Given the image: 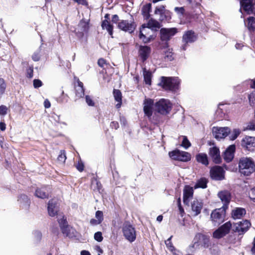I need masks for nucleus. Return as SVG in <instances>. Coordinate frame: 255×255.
Returning <instances> with one entry per match:
<instances>
[{
  "label": "nucleus",
  "instance_id": "69168bd1",
  "mask_svg": "<svg viewBox=\"0 0 255 255\" xmlns=\"http://www.w3.org/2000/svg\"><path fill=\"white\" fill-rule=\"evenodd\" d=\"M112 21L113 23H117L119 21V16L116 14L114 15Z\"/></svg>",
  "mask_w": 255,
  "mask_h": 255
},
{
  "label": "nucleus",
  "instance_id": "c9c22d12",
  "mask_svg": "<svg viewBox=\"0 0 255 255\" xmlns=\"http://www.w3.org/2000/svg\"><path fill=\"white\" fill-rule=\"evenodd\" d=\"M234 230L235 232L238 233L239 234H243L247 232L249 228L248 226H245L247 224H236Z\"/></svg>",
  "mask_w": 255,
  "mask_h": 255
},
{
  "label": "nucleus",
  "instance_id": "c85d7f7f",
  "mask_svg": "<svg viewBox=\"0 0 255 255\" xmlns=\"http://www.w3.org/2000/svg\"><path fill=\"white\" fill-rule=\"evenodd\" d=\"M245 24L250 31H254L255 29V18L250 16L245 20Z\"/></svg>",
  "mask_w": 255,
  "mask_h": 255
},
{
  "label": "nucleus",
  "instance_id": "37998d69",
  "mask_svg": "<svg viewBox=\"0 0 255 255\" xmlns=\"http://www.w3.org/2000/svg\"><path fill=\"white\" fill-rule=\"evenodd\" d=\"M18 201L21 205L29 204V199L28 197L25 195H20L18 198Z\"/></svg>",
  "mask_w": 255,
  "mask_h": 255
},
{
  "label": "nucleus",
  "instance_id": "774afa93",
  "mask_svg": "<svg viewBox=\"0 0 255 255\" xmlns=\"http://www.w3.org/2000/svg\"><path fill=\"white\" fill-rule=\"evenodd\" d=\"M44 107L45 108H49L50 107V106H51L50 103L47 99H46L44 101Z\"/></svg>",
  "mask_w": 255,
  "mask_h": 255
},
{
  "label": "nucleus",
  "instance_id": "c756f323",
  "mask_svg": "<svg viewBox=\"0 0 255 255\" xmlns=\"http://www.w3.org/2000/svg\"><path fill=\"white\" fill-rule=\"evenodd\" d=\"M113 95L115 101L118 102L116 105V107L117 108H120L122 104V93L119 90L115 89L113 91Z\"/></svg>",
  "mask_w": 255,
  "mask_h": 255
},
{
  "label": "nucleus",
  "instance_id": "bb28decb",
  "mask_svg": "<svg viewBox=\"0 0 255 255\" xmlns=\"http://www.w3.org/2000/svg\"><path fill=\"white\" fill-rule=\"evenodd\" d=\"M197 161L205 166L209 164L208 158L207 155L205 153H199L196 155Z\"/></svg>",
  "mask_w": 255,
  "mask_h": 255
},
{
  "label": "nucleus",
  "instance_id": "603ef678",
  "mask_svg": "<svg viewBox=\"0 0 255 255\" xmlns=\"http://www.w3.org/2000/svg\"><path fill=\"white\" fill-rule=\"evenodd\" d=\"M94 239L98 242H101L103 240V237L101 232H98L94 235Z\"/></svg>",
  "mask_w": 255,
  "mask_h": 255
},
{
  "label": "nucleus",
  "instance_id": "6ab92c4d",
  "mask_svg": "<svg viewBox=\"0 0 255 255\" xmlns=\"http://www.w3.org/2000/svg\"><path fill=\"white\" fill-rule=\"evenodd\" d=\"M60 228L62 230V233L66 236L69 238H73L76 236V232L69 224H61Z\"/></svg>",
  "mask_w": 255,
  "mask_h": 255
},
{
  "label": "nucleus",
  "instance_id": "13d9d810",
  "mask_svg": "<svg viewBox=\"0 0 255 255\" xmlns=\"http://www.w3.org/2000/svg\"><path fill=\"white\" fill-rule=\"evenodd\" d=\"M249 197L253 201L255 202V187L251 189L249 193Z\"/></svg>",
  "mask_w": 255,
  "mask_h": 255
},
{
  "label": "nucleus",
  "instance_id": "39448f33",
  "mask_svg": "<svg viewBox=\"0 0 255 255\" xmlns=\"http://www.w3.org/2000/svg\"><path fill=\"white\" fill-rule=\"evenodd\" d=\"M168 154L172 159L182 162H187L191 159V155L190 153L178 149L170 151Z\"/></svg>",
  "mask_w": 255,
  "mask_h": 255
},
{
  "label": "nucleus",
  "instance_id": "7ed1b4c3",
  "mask_svg": "<svg viewBox=\"0 0 255 255\" xmlns=\"http://www.w3.org/2000/svg\"><path fill=\"white\" fill-rule=\"evenodd\" d=\"M180 83V80L177 77H162L160 85L165 90L176 91L178 89Z\"/></svg>",
  "mask_w": 255,
  "mask_h": 255
},
{
  "label": "nucleus",
  "instance_id": "5701e85b",
  "mask_svg": "<svg viewBox=\"0 0 255 255\" xmlns=\"http://www.w3.org/2000/svg\"><path fill=\"white\" fill-rule=\"evenodd\" d=\"M219 198L224 203L223 206H225L228 208V205L231 200V194L227 190L221 191L218 194Z\"/></svg>",
  "mask_w": 255,
  "mask_h": 255
},
{
  "label": "nucleus",
  "instance_id": "a878e982",
  "mask_svg": "<svg viewBox=\"0 0 255 255\" xmlns=\"http://www.w3.org/2000/svg\"><path fill=\"white\" fill-rule=\"evenodd\" d=\"M246 214V210L241 208H237L234 209L232 212V217L234 219H241Z\"/></svg>",
  "mask_w": 255,
  "mask_h": 255
},
{
  "label": "nucleus",
  "instance_id": "1a4fd4ad",
  "mask_svg": "<svg viewBox=\"0 0 255 255\" xmlns=\"http://www.w3.org/2000/svg\"><path fill=\"white\" fill-rule=\"evenodd\" d=\"M136 24L133 21H128L126 20H121L118 23V27L124 31L132 32L135 29Z\"/></svg>",
  "mask_w": 255,
  "mask_h": 255
},
{
  "label": "nucleus",
  "instance_id": "393cba45",
  "mask_svg": "<svg viewBox=\"0 0 255 255\" xmlns=\"http://www.w3.org/2000/svg\"><path fill=\"white\" fill-rule=\"evenodd\" d=\"M203 208V203L201 201L195 199L191 203V208L195 215H197L200 213Z\"/></svg>",
  "mask_w": 255,
  "mask_h": 255
},
{
  "label": "nucleus",
  "instance_id": "4d7b16f0",
  "mask_svg": "<svg viewBox=\"0 0 255 255\" xmlns=\"http://www.w3.org/2000/svg\"><path fill=\"white\" fill-rule=\"evenodd\" d=\"M7 108L6 106L1 105L0 106V115H5L7 114Z\"/></svg>",
  "mask_w": 255,
  "mask_h": 255
},
{
  "label": "nucleus",
  "instance_id": "f257e3e1",
  "mask_svg": "<svg viewBox=\"0 0 255 255\" xmlns=\"http://www.w3.org/2000/svg\"><path fill=\"white\" fill-rule=\"evenodd\" d=\"M240 173L244 176H250L255 171V164L250 158L243 157L239 162Z\"/></svg>",
  "mask_w": 255,
  "mask_h": 255
},
{
  "label": "nucleus",
  "instance_id": "49530a36",
  "mask_svg": "<svg viewBox=\"0 0 255 255\" xmlns=\"http://www.w3.org/2000/svg\"><path fill=\"white\" fill-rule=\"evenodd\" d=\"M6 88V84L3 79H0V94H3Z\"/></svg>",
  "mask_w": 255,
  "mask_h": 255
},
{
  "label": "nucleus",
  "instance_id": "79ce46f5",
  "mask_svg": "<svg viewBox=\"0 0 255 255\" xmlns=\"http://www.w3.org/2000/svg\"><path fill=\"white\" fill-rule=\"evenodd\" d=\"M244 130H255V120L248 123L244 128Z\"/></svg>",
  "mask_w": 255,
  "mask_h": 255
},
{
  "label": "nucleus",
  "instance_id": "f8f14e48",
  "mask_svg": "<svg viewBox=\"0 0 255 255\" xmlns=\"http://www.w3.org/2000/svg\"><path fill=\"white\" fill-rule=\"evenodd\" d=\"M212 132L216 139H222L226 137L230 132V129L228 127H213Z\"/></svg>",
  "mask_w": 255,
  "mask_h": 255
},
{
  "label": "nucleus",
  "instance_id": "e433bc0d",
  "mask_svg": "<svg viewBox=\"0 0 255 255\" xmlns=\"http://www.w3.org/2000/svg\"><path fill=\"white\" fill-rule=\"evenodd\" d=\"M207 180L205 178H201L199 179L194 186V188H206L207 187Z\"/></svg>",
  "mask_w": 255,
  "mask_h": 255
},
{
  "label": "nucleus",
  "instance_id": "2f4dec72",
  "mask_svg": "<svg viewBox=\"0 0 255 255\" xmlns=\"http://www.w3.org/2000/svg\"><path fill=\"white\" fill-rule=\"evenodd\" d=\"M78 85L76 86V95L78 98H82L84 95V89L83 88V84L78 81Z\"/></svg>",
  "mask_w": 255,
  "mask_h": 255
},
{
  "label": "nucleus",
  "instance_id": "bf43d9fd",
  "mask_svg": "<svg viewBox=\"0 0 255 255\" xmlns=\"http://www.w3.org/2000/svg\"><path fill=\"white\" fill-rule=\"evenodd\" d=\"M27 77L29 78H31L33 76V68H31V67H29L27 70Z\"/></svg>",
  "mask_w": 255,
  "mask_h": 255
},
{
  "label": "nucleus",
  "instance_id": "4c0bfd02",
  "mask_svg": "<svg viewBox=\"0 0 255 255\" xmlns=\"http://www.w3.org/2000/svg\"><path fill=\"white\" fill-rule=\"evenodd\" d=\"M251 87L252 88L255 89V80L252 81ZM249 101L250 105L253 106H255V92H253L249 96Z\"/></svg>",
  "mask_w": 255,
  "mask_h": 255
},
{
  "label": "nucleus",
  "instance_id": "4468645a",
  "mask_svg": "<svg viewBox=\"0 0 255 255\" xmlns=\"http://www.w3.org/2000/svg\"><path fill=\"white\" fill-rule=\"evenodd\" d=\"M242 146L249 151L255 150V137L246 136L242 140Z\"/></svg>",
  "mask_w": 255,
  "mask_h": 255
},
{
  "label": "nucleus",
  "instance_id": "a19ab883",
  "mask_svg": "<svg viewBox=\"0 0 255 255\" xmlns=\"http://www.w3.org/2000/svg\"><path fill=\"white\" fill-rule=\"evenodd\" d=\"M241 133L240 129L238 128H234L231 132L230 138L231 140H235Z\"/></svg>",
  "mask_w": 255,
  "mask_h": 255
},
{
  "label": "nucleus",
  "instance_id": "680f3d73",
  "mask_svg": "<svg viewBox=\"0 0 255 255\" xmlns=\"http://www.w3.org/2000/svg\"><path fill=\"white\" fill-rule=\"evenodd\" d=\"M98 65L102 67H103L106 64V62L104 59H100L98 62Z\"/></svg>",
  "mask_w": 255,
  "mask_h": 255
},
{
  "label": "nucleus",
  "instance_id": "2eb2a0df",
  "mask_svg": "<svg viewBox=\"0 0 255 255\" xmlns=\"http://www.w3.org/2000/svg\"><path fill=\"white\" fill-rule=\"evenodd\" d=\"M177 32L176 28H161L160 31V38L162 41L169 40Z\"/></svg>",
  "mask_w": 255,
  "mask_h": 255
},
{
  "label": "nucleus",
  "instance_id": "6e6552de",
  "mask_svg": "<svg viewBox=\"0 0 255 255\" xmlns=\"http://www.w3.org/2000/svg\"><path fill=\"white\" fill-rule=\"evenodd\" d=\"M154 14L159 16V20L162 21L171 18L170 12L165 9V6L160 5L156 6L154 10Z\"/></svg>",
  "mask_w": 255,
  "mask_h": 255
},
{
  "label": "nucleus",
  "instance_id": "dca6fc26",
  "mask_svg": "<svg viewBox=\"0 0 255 255\" xmlns=\"http://www.w3.org/2000/svg\"><path fill=\"white\" fill-rule=\"evenodd\" d=\"M231 224H223L219 228L216 230L213 234V238L220 239L226 235L231 227Z\"/></svg>",
  "mask_w": 255,
  "mask_h": 255
},
{
  "label": "nucleus",
  "instance_id": "0e129e2a",
  "mask_svg": "<svg viewBox=\"0 0 255 255\" xmlns=\"http://www.w3.org/2000/svg\"><path fill=\"white\" fill-rule=\"evenodd\" d=\"M253 247L251 249V252L253 255H255V237L253 242Z\"/></svg>",
  "mask_w": 255,
  "mask_h": 255
},
{
  "label": "nucleus",
  "instance_id": "de8ad7c7",
  "mask_svg": "<svg viewBox=\"0 0 255 255\" xmlns=\"http://www.w3.org/2000/svg\"><path fill=\"white\" fill-rule=\"evenodd\" d=\"M171 238H172V236H171L166 241H165V243L166 246L167 247V248L171 252H173V250L175 249L170 241Z\"/></svg>",
  "mask_w": 255,
  "mask_h": 255
},
{
  "label": "nucleus",
  "instance_id": "3c124183",
  "mask_svg": "<svg viewBox=\"0 0 255 255\" xmlns=\"http://www.w3.org/2000/svg\"><path fill=\"white\" fill-rule=\"evenodd\" d=\"M57 217L59 223H66L67 222L66 218H65L62 214H58Z\"/></svg>",
  "mask_w": 255,
  "mask_h": 255
},
{
  "label": "nucleus",
  "instance_id": "473e14b6",
  "mask_svg": "<svg viewBox=\"0 0 255 255\" xmlns=\"http://www.w3.org/2000/svg\"><path fill=\"white\" fill-rule=\"evenodd\" d=\"M35 195L41 199L46 198L48 197V194L46 192L45 188L37 189L35 192Z\"/></svg>",
  "mask_w": 255,
  "mask_h": 255
},
{
  "label": "nucleus",
  "instance_id": "412c9836",
  "mask_svg": "<svg viewBox=\"0 0 255 255\" xmlns=\"http://www.w3.org/2000/svg\"><path fill=\"white\" fill-rule=\"evenodd\" d=\"M235 148L236 147L234 145H231L225 150L224 153L223 158L226 162H229L232 160L234 156Z\"/></svg>",
  "mask_w": 255,
  "mask_h": 255
},
{
  "label": "nucleus",
  "instance_id": "864d4df0",
  "mask_svg": "<svg viewBox=\"0 0 255 255\" xmlns=\"http://www.w3.org/2000/svg\"><path fill=\"white\" fill-rule=\"evenodd\" d=\"M76 167L78 170L81 172L84 170V165L83 163L81 160H79L76 164Z\"/></svg>",
  "mask_w": 255,
  "mask_h": 255
},
{
  "label": "nucleus",
  "instance_id": "0eeeda50",
  "mask_svg": "<svg viewBox=\"0 0 255 255\" xmlns=\"http://www.w3.org/2000/svg\"><path fill=\"white\" fill-rule=\"evenodd\" d=\"M153 104L154 101L153 100L149 98H145L143 103V112L145 115L147 117L149 120L155 123L154 121L155 120L156 122L158 120L154 119V116L152 117Z\"/></svg>",
  "mask_w": 255,
  "mask_h": 255
},
{
  "label": "nucleus",
  "instance_id": "09e8293b",
  "mask_svg": "<svg viewBox=\"0 0 255 255\" xmlns=\"http://www.w3.org/2000/svg\"><path fill=\"white\" fill-rule=\"evenodd\" d=\"M86 99V102L88 106L93 107L95 106V103L92 100V98L87 95L85 97Z\"/></svg>",
  "mask_w": 255,
  "mask_h": 255
},
{
  "label": "nucleus",
  "instance_id": "f3484780",
  "mask_svg": "<svg viewBox=\"0 0 255 255\" xmlns=\"http://www.w3.org/2000/svg\"><path fill=\"white\" fill-rule=\"evenodd\" d=\"M196 39V36L194 32L191 30L186 31L183 35L182 41L184 45L182 46V49L185 50V45L194 42Z\"/></svg>",
  "mask_w": 255,
  "mask_h": 255
},
{
  "label": "nucleus",
  "instance_id": "9b49d317",
  "mask_svg": "<svg viewBox=\"0 0 255 255\" xmlns=\"http://www.w3.org/2000/svg\"><path fill=\"white\" fill-rule=\"evenodd\" d=\"M226 209L227 207L224 206L221 208L215 209L213 211L211 215L212 221L218 223L223 222Z\"/></svg>",
  "mask_w": 255,
  "mask_h": 255
},
{
  "label": "nucleus",
  "instance_id": "72a5a7b5",
  "mask_svg": "<svg viewBox=\"0 0 255 255\" xmlns=\"http://www.w3.org/2000/svg\"><path fill=\"white\" fill-rule=\"evenodd\" d=\"M151 4L147 3L144 5L142 8V13L143 17L148 19L150 17V12L151 11Z\"/></svg>",
  "mask_w": 255,
  "mask_h": 255
},
{
  "label": "nucleus",
  "instance_id": "f03ea898",
  "mask_svg": "<svg viewBox=\"0 0 255 255\" xmlns=\"http://www.w3.org/2000/svg\"><path fill=\"white\" fill-rule=\"evenodd\" d=\"M211 243L209 236L199 233L196 234L193 241L192 247L198 249L200 247L207 249Z\"/></svg>",
  "mask_w": 255,
  "mask_h": 255
},
{
  "label": "nucleus",
  "instance_id": "c03bdc74",
  "mask_svg": "<svg viewBox=\"0 0 255 255\" xmlns=\"http://www.w3.org/2000/svg\"><path fill=\"white\" fill-rule=\"evenodd\" d=\"M57 159L60 163H63L65 162L66 159V156L65 152L64 150H61L60 152V154L58 156Z\"/></svg>",
  "mask_w": 255,
  "mask_h": 255
},
{
  "label": "nucleus",
  "instance_id": "58836bf2",
  "mask_svg": "<svg viewBox=\"0 0 255 255\" xmlns=\"http://www.w3.org/2000/svg\"><path fill=\"white\" fill-rule=\"evenodd\" d=\"M143 77L144 80L145 84L147 85L151 84V73L150 72L147 71L145 69H143Z\"/></svg>",
  "mask_w": 255,
  "mask_h": 255
},
{
  "label": "nucleus",
  "instance_id": "f704fd0d",
  "mask_svg": "<svg viewBox=\"0 0 255 255\" xmlns=\"http://www.w3.org/2000/svg\"><path fill=\"white\" fill-rule=\"evenodd\" d=\"M146 26L153 31V29L159 28L160 27V23L156 20L150 19L148 20Z\"/></svg>",
  "mask_w": 255,
  "mask_h": 255
},
{
  "label": "nucleus",
  "instance_id": "20e7f679",
  "mask_svg": "<svg viewBox=\"0 0 255 255\" xmlns=\"http://www.w3.org/2000/svg\"><path fill=\"white\" fill-rule=\"evenodd\" d=\"M156 111L162 115L169 114L172 109V104L168 100L161 99L155 104Z\"/></svg>",
  "mask_w": 255,
  "mask_h": 255
},
{
  "label": "nucleus",
  "instance_id": "aec40b11",
  "mask_svg": "<svg viewBox=\"0 0 255 255\" xmlns=\"http://www.w3.org/2000/svg\"><path fill=\"white\" fill-rule=\"evenodd\" d=\"M57 201L54 199L50 200L48 204L47 210L48 214L51 217L55 216L58 211V206Z\"/></svg>",
  "mask_w": 255,
  "mask_h": 255
},
{
  "label": "nucleus",
  "instance_id": "cd10ccee",
  "mask_svg": "<svg viewBox=\"0 0 255 255\" xmlns=\"http://www.w3.org/2000/svg\"><path fill=\"white\" fill-rule=\"evenodd\" d=\"M150 52V48L147 46H141L139 49V54L141 58L145 60Z\"/></svg>",
  "mask_w": 255,
  "mask_h": 255
},
{
  "label": "nucleus",
  "instance_id": "a211bd4d",
  "mask_svg": "<svg viewBox=\"0 0 255 255\" xmlns=\"http://www.w3.org/2000/svg\"><path fill=\"white\" fill-rule=\"evenodd\" d=\"M193 188L189 185L185 186L183 189V202L185 204L189 205L190 199L193 197Z\"/></svg>",
  "mask_w": 255,
  "mask_h": 255
},
{
  "label": "nucleus",
  "instance_id": "052dcab7",
  "mask_svg": "<svg viewBox=\"0 0 255 255\" xmlns=\"http://www.w3.org/2000/svg\"><path fill=\"white\" fill-rule=\"evenodd\" d=\"M178 207L180 213L181 214H183L184 212V211L183 208L181 207L180 198H179L178 199Z\"/></svg>",
  "mask_w": 255,
  "mask_h": 255
},
{
  "label": "nucleus",
  "instance_id": "e2e57ef3",
  "mask_svg": "<svg viewBox=\"0 0 255 255\" xmlns=\"http://www.w3.org/2000/svg\"><path fill=\"white\" fill-rule=\"evenodd\" d=\"M111 127L117 129L119 127V123L117 122H113L111 124Z\"/></svg>",
  "mask_w": 255,
  "mask_h": 255
},
{
  "label": "nucleus",
  "instance_id": "9d476101",
  "mask_svg": "<svg viewBox=\"0 0 255 255\" xmlns=\"http://www.w3.org/2000/svg\"><path fill=\"white\" fill-rule=\"evenodd\" d=\"M124 236L130 242H133L136 238L135 229L130 224H126L123 229Z\"/></svg>",
  "mask_w": 255,
  "mask_h": 255
},
{
  "label": "nucleus",
  "instance_id": "6e6d98bb",
  "mask_svg": "<svg viewBox=\"0 0 255 255\" xmlns=\"http://www.w3.org/2000/svg\"><path fill=\"white\" fill-rule=\"evenodd\" d=\"M4 137L3 136H0V145L2 148H7L8 144L6 143H4Z\"/></svg>",
  "mask_w": 255,
  "mask_h": 255
},
{
  "label": "nucleus",
  "instance_id": "b1692460",
  "mask_svg": "<svg viewBox=\"0 0 255 255\" xmlns=\"http://www.w3.org/2000/svg\"><path fill=\"white\" fill-rule=\"evenodd\" d=\"M105 19L103 20L102 23V27L103 29H106L109 34L113 37V26L111 24L110 21L108 20L109 19V15L106 14L105 16Z\"/></svg>",
  "mask_w": 255,
  "mask_h": 255
},
{
  "label": "nucleus",
  "instance_id": "ea45409f",
  "mask_svg": "<svg viewBox=\"0 0 255 255\" xmlns=\"http://www.w3.org/2000/svg\"><path fill=\"white\" fill-rule=\"evenodd\" d=\"M180 138H182L181 145L185 149L191 146V144L186 136H181Z\"/></svg>",
  "mask_w": 255,
  "mask_h": 255
},
{
  "label": "nucleus",
  "instance_id": "5fc2aeb1",
  "mask_svg": "<svg viewBox=\"0 0 255 255\" xmlns=\"http://www.w3.org/2000/svg\"><path fill=\"white\" fill-rule=\"evenodd\" d=\"M42 85V82L39 79H34L33 80V86L35 88H38Z\"/></svg>",
  "mask_w": 255,
  "mask_h": 255
},
{
  "label": "nucleus",
  "instance_id": "338daca9",
  "mask_svg": "<svg viewBox=\"0 0 255 255\" xmlns=\"http://www.w3.org/2000/svg\"><path fill=\"white\" fill-rule=\"evenodd\" d=\"M32 59L35 61H37L39 60L40 59V56L39 55V54L38 53H34L33 55H32Z\"/></svg>",
  "mask_w": 255,
  "mask_h": 255
},
{
  "label": "nucleus",
  "instance_id": "ddd939ff",
  "mask_svg": "<svg viewBox=\"0 0 255 255\" xmlns=\"http://www.w3.org/2000/svg\"><path fill=\"white\" fill-rule=\"evenodd\" d=\"M225 171L220 166H216L210 170L211 177L216 180H221L224 178Z\"/></svg>",
  "mask_w": 255,
  "mask_h": 255
},
{
  "label": "nucleus",
  "instance_id": "a18cd8bd",
  "mask_svg": "<svg viewBox=\"0 0 255 255\" xmlns=\"http://www.w3.org/2000/svg\"><path fill=\"white\" fill-rule=\"evenodd\" d=\"M174 11L179 17L183 16L185 13L184 7H175Z\"/></svg>",
  "mask_w": 255,
  "mask_h": 255
},
{
  "label": "nucleus",
  "instance_id": "8fccbe9b",
  "mask_svg": "<svg viewBox=\"0 0 255 255\" xmlns=\"http://www.w3.org/2000/svg\"><path fill=\"white\" fill-rule=\"evenodd\" d=\"M96 217L99 222H101L103 219V213L102 211H98L96 213Z\"/></svg>",
  "mask_w": 255,
  "mask_h": 255
},
{
  "label": "nucleus",
  "instance_id": "423d86ee",
  "mask_svg": "<svg viewBox=\"0 0 255 255\" xmlns=\"http://www.w3.org/2000/svg\"><path fill=\"white\" fill-rule=\"evenodd\" d=\"M153 31L143 24L140 29L139 38L144 43H147L153 39Z\"/></svg>",
  "mask_w": 255,
  "mask_h": 255
},
{
  "label": "nucleus",
  "instance_id": "7c9ffc66",
  "mask_svg": "<svg viewBox=\"0 0 255 255\" xmlns=\"http://www.w3.org/2000/svg\"><path fill=\"white\" fill-rule=\"evenodd\" d=\"M207 249H209L211 255H220V250L217 244L211 242L210 247Z\"/></svg>",
  "mask_w": 255,
  "mask_h": 255
},
{
  "label": "nucleus",
  "instance_id": "4be33fe9",
  "mask_svg": "<svg viewBox=\"0 0 255 255\" xmlns=\"http://www.w3.org/2000/svg\"><path fill=\"white\" fill-rule=\"evenodd\" d=\"M209 153L215 163H219L221 162V158L218 148L215 146L210 148Z\"/></svg>",
  "mask_w": 255,
  "mask_h": 255
}]
</instances>
